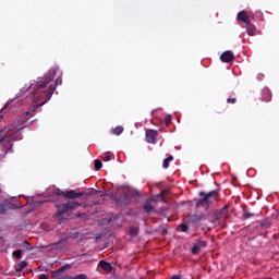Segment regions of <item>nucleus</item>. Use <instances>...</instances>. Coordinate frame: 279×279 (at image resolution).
Returning a JSON list of instances; mask_svg holds the SVG:
<instances>
[{
	"label": "nucleus",
	"mask_w": 279,
	"mask_h": 279,
	"mask_svg": "<svg viewBox=\"0 0 279 279\" xmlns=\"http://www.w3.org/2000/svg\"><path fill=\"white\" fill-rule=\"evenodd\" d=\"M204 220V215H197L194 214L192 216H190L189 222L190 223H199V221Z\"/></svg>",
	"instance_id": "11"
},
{
	"label": "nucleus",
	"mask_w": 279,
	"mask_h": 279,
	"mask_svg": "<svg viewBox=\"0 0 279 279\" xmlns=\"http://www.w3.org/2000/svg\"><path fill=\"white\" fill-rule=\"evenodd\" d=\"M102 160L104 162H110V160H112L113 156L111 154H105L102 155Z\"/></svg>",
	"instance_id": "21"
},
{
	"label": "nucleus",
	"mask_w": 279,
	"mask_h": 279,
	"mask_svg": "<svg viewBox=\"0 0 279 279\" xmlns=\"http://www.w3.org/2000/svg\"><path fill=\"white\" fill-rule=\"evenodd\" d=\"M171 279H183V278H182V276L177 275V276H173Z\"/></svg>",
	"instance_id": "35"
},
{
	"label": "nucleus",
	"mask_w": 279,
	"mask_h": 279,
	"mask_svg": "<svg viewBox=\"0 0 279 279\" xmlns=\"http://www.w3.org/2000/svg\"><path fill=\"white\" fill-rule=\"evenodd\" d=\"M238 21H241L242 23H245V25H252V17L250 16V13L246 11H240L238 13Z\"/></svg>",
	"instance_id": "5"
},
{
	"label": "nucleus",
	"mask_w": 279,
	"mask_h": 279,
	"mask_svg": "<svg viewBox=\"0 0 279 279\" xmlns=\"http://www.w3.org/2000/svg\"><path fill=\"white\" fill-rule=\"evenodd\" d=\"M83 195H84L83 192H77L75 190H70L63 193V197H65V199H77L80 197H83Z\"/></svg>",
	"instance_id": "7"
},
{
	"label": "nucleus",
	"mask_w": 279,
	"mask_h": 279,
	"mask_svg": "<svg viewBox=\"0 0 279 279\" xmlns=\"http://www.w3.org/2000/svg\"><path fill=\"white\" fill-rule=\"evenodd\" d=\"M156 138H158V131L148 129L146 130V141L154 145L156 143Z\"/></svg>",
	"instance_id": "6"
},
{
	"label": "nucleus",
	"mask_w": 279,
	"mask_h": 279,
	"mask_svg": "<svg viewBox=\"0 0 279 279\" xmlns=\"http://www.w3.org/2000/svg\"><path fill=\"white\" fill-rule=\"evenodd\" d=\"M77 206H82L78 202H71L69 201L68 203H63L60 205H57V213L54 217L59 219V221H62L64 219L63 215H69V213H73L74 208H77Z\"/></svg>",
	"instance_id": "2"
},
{
	"label": "nucleus",
	"mask_w": 279,
	"mask_h": 279,
	"mask_svg": "<svg viewBox=\"0 0 279 279\" xmlns=\"http://www.w3.org/2000/svg\"><path fill=\"white\" fill-rule=\"evenodd\" d=\"M217 191H211L209 193L199 192V201L196 203V208H205L208 210L214 201L217 199Z\"/></svg>",
	"instance_id": "3"
},
{
	"label": "nucleus",
	"mask_w": 279,
	"mask_h": 279,
	"mask_svg": "<svg viewBox=\"0 0 279 279\" xmlns=\"http://www.w3.org/2000/svg\"><path fill=\"white\" fill-rule=\"evenodd\" d=\"M227 104H236V98H228Z\"/></svg>",
	"instance_id": "28"
},
{
	"label": "nucleus",
	"mask_w": 279,
	"mask_h": 279,
	"mask_svg": "<svg viewBox=\"0 0 279 279\" xmlns=\"http://www.w3.org/2000/svg\"><path fill=\"white\" fill-rule=\"evenodd\" d=\"M27 267V262L22 260L20 264L15 266V271H23Z\"/></svg>",
	"instance_id": "15"
},
{
	"label": "nucleus",
	"mask_w": 279,
	"mask_h": 279,
	"mask_svg": "<svg viewBox=\"0 0 279 279\" xmlns=\"http://www.w3.org/2000/svg\"><path fill=\"white\" fill-rule=\"evenodd\" d=\"M112 134L116 136H121V134H123V126H116L112 131Z\"/></svg>",
	"instance_id": "16"
},
{
	"label": "nucleus",
	"mask_w": 279,
	"mask_h": 279,
	"mask_svg": "<svg viewBox=\"0 0 279 279\" xmlns=\"http://www.w3.org/2000/svg\"><path fill=\"white\" fill-rule=\"evenodd\" d=\"M88 278V276H86V274H81V275H76V276H66L65 279H86Z\"/></svg>",
	"instance_id": "17"
},
{
	"label": "nucleus",
	"mask_w": 279,
	"mask_h": 279,
	"mask_svg": "<svg viewBox=\"0 0 279 279\" xmlns=\"http://www.w3.org/2000/svg\"><path fill=\"white\" fill-rule=\"evenodd\" d=\"M220 215H221L222 219H228V206L223 207L220 210Z\"/></svg>",
	"instance_id": "20"
},
{
	"label": "nucleus",
	"mask_w": 279,
	"mask_h": 279,
	"mask_svg": "<svg viewBox=\"0 0 279 279\" xmlns=\"http://www.w3.org/2000/svg\"><path fill=\"white\" fill-rule=\"evenodd\" d=\"M171 123V116L166 117V125H169Z\"/></svg>",
	"instance_id": "32"
},
{
	"label": "nucleus",
	"mask_w": 279,
	"mask_h": 279,
	"mask_svg": "<svg viewBox=\"0 0 279 279\" xmlns=\"http://www.w3.org/2000/svg\"><path fill=\"white\" fill-rule=\"evenodd\" d=\"M271 99V89L264 88L262 92V101H269Z\"/></svg>",
	"instance_id": "10"
},
{
	"label": "nucleus",
	"mask_w": 279,
	"mask_h": 279,
	"mask_svg": "<svg viewBox=\"0 0 279 279\" xmlns=\"http://www.w3.org/2000/svg\"><path fill=\"white\" fill-rule=\"evenodd\" d=\"M254 216H255L254 213H250V211L243 213V219H251V217H254Z\"/></svg>",
	"instance_id": "24"
},
{
	"label": "nucleus",
	"mask_w": 279,
	"mask_h": 279,
	"mask_svg": "<svg viewBox=\"0 0 279 279\" xmlns=\"http://www.w3.org/2000/svg\"><path fill=\"white\" fill-rule=\"evenodd\" d=\"M38 279H49V274H43L38 277Z\"/></svg>",
	"instance_id": "31"
},
{
	"label": "nucleus",
	"mask_w": 279,
	"mask_h": 279,
	"mask_svg": "<svg viewBox=\"0 0 279 279\" xmlns=\"http://www.w3.org/2000/svg\"><path fill=\"white\" fill-rule=\"evenodd\" d=\"M246 32H247L248 36H255L256 27L251 23V25H247Z\"/></svg>",
	"instance_id": "13"
},
{
	"label": "nucleus",
	"mask_w": 279,
	"mask_h": 279,
	"mask_svg": "<svg viewBox=\"0 0 279 279\" xmlns=\"http://www.w3.org/2000/svg\"><path fill=\"white\" fill-rule=\"evenodd\" d=\"M165 195H169V190H163V191L161 192V196L165 197Z\"/></svg>",
	"instance_id": "33"
},
{
	"label": "nucleus",
	"mask_w": 279,
	"mask_h": 279,
	"mask_svg": "<svg viewBox=\"0 0 279 279\" xmlns=\"http://www.w3.org/2000/svg\"><path fill=\"white\" fill-rule=\"evenodd\" d=\"M60 85H62V77H58L56 80V86H60Z\"/></svg>",
	"instance_id": "30"
},
{
	"label": "nucleus",
	"mask_w": 279,
	"mask_h": 279,
	"mask_svg": "<svg viewBox=\"0 0 279 279\" xmlns=\"http://www.w3.org/2000/svg\"><path fill=\"white\" fill-rule=\"evenodd\" d=\"M144 210H145V213H151V211H154V205H151V202L147 201V202L144 204Z\"/></svg>",
	"instance_id": "14"
},
{
	"label": "nucleus",
	"mask_w": 279,
	"mask_h": 279,
	"mask_svg": "<svg viewBox=\"0 0 279 279\" xmlns=\"http://www.w3.org/2000/svg\"><path fill=\"white\" fill-rule=\"evenodd\" d=\"M13 256H15V258L20 259L21 256H23V251H21V250L14 251Z\"/></svg>",
	"instance_id": "25"
},
{
	"label": "nucleus",
	"mask_w": 279,
	"mask_h": 279,
	"mask_svg": "<svg viewBox=\"0 0 279 279\" xmlns=\"http://www.w3.org/2000/svg\"><path fill=\"white\" fill-rule=\"evenodd\" d=\"M208 243L206 241H197L192 248V254H199L202 248L206 247Z\"/></svg>",
	"instance_id": "8"
},
{
	"label": "nucleus",
	"mask_w": 279,
	"mask_h": 279,
	"mask_svg": "<svg viewBox=\"0 0 279 279\" xmlns=\"http://www.w3.org/2000/svg\"><path fill=\"white\" fill-rule=\"evenodd\" d=\"M130 234H131V236H136V234H138V228L137 227H131L130 228Z\"/></svg>",
	"instance_id": "23"
},
{
	"label": "nucleus",
	"mask_w": 279,
	"mask_h": 279,
	"mask_svg": "<svg viewBox=\"0 0 279 279\" xmlns=\"http://www.w3.org/2000/svg\"><path fill=\"white\" fill-rule=\"evenodd\" d=\"M71 266L70 265H63L60 269L56 270L54 274L56 276H59V274H62L64 271H66V269H70Z\"/></svg>",
	"instance_id": "19"
},
{
	"label": "nucleus",
	"mask_w": 279,
	"mask_h": 279,
	"mask_svg": "<svg viewBox=\"0 0 279 279\" xmlns=\"http://www.w3.org/2000/svg\"><path fill=\"white\" fill-rule=\"evenodd\" d=\"M101 167H104V163H101V160L96 159L95 160V169H96V171H99L101 169Z\"/></svg>",
	"instance_id": "22"
},
{
	"label": "nucleus",
	"mask_w": 279,
	"mask_h": 279,
	"mask_svg": "<svg viewBox=\"0 0 279 279\" xmlns=\"http://www.w3.org/2000/svg\"><path fill=\"white\" fill-rule=\"evenodd\" d=\"M99 267H101L104 271H108V274L112 271V265L108 262H105V260L99 262Z\"/></svg>",
	"instance_id": "12"
},
{
	"label": "nucleus",
	"mask_w": 279,
	"mask_h": 279,
	"mask_svg": "<svg viewBox=\"0 0 279 279\" xmlns=\"http://www.w3.org/2000/svg\"><path fill=\"white\" fill-rule=\"evenodd\" d=\"M64 193H66V192H62V190H60V189L54 190V195H64Z\"/></svg>",
	"instance_id": "27"
},
{
	"label": "nucleus",
	"mask_w": 279,
	"mask_h": 279,
	"mask_svg": "<svg viewBox=\"0 0 279 279\" xmlns=\"http://www.w3.org/2000/svg\"><path fill=\"white\" fill-rule=\"evenodd\" d=\"M24 247L29 251V250H32V244H29L27 241H25Z\"/></svg>",
	"instance_id": "29"
},
{
	"label": "nucleus",
	"mask_w": 279,
	"mask_h": 279,
	"mask_svg": "<svg viewBox=\"0 0 279 279\" xmlns=\"http://www.w3.org/2000/svg\"><path fill=\"white\" fill-rule=\"evenodd\" d=\"M14 133H11L10 136L7 135V138H9L10 143H11V149L13 147V143L14 141H23V134L21 133V130L23 129H12V131H14Z\"/></svg>",
	"instance_id": "4"
},
{
	"label": "nucleus",
	"mask_w": 279,
	"mask_h": 279,
	"mask_svg": "<svg viewBox=\"0 0 279 279\" xmlns=\"http://www.w3.org/2000/svg\"><path fill=\"white\" fill-rule=\"evenodd\" d=\"M76 217H82V214H77Z\"/></svg>",
	"instance_id": "36"
},
{
	"label": "nucleus",
	"mask_w": 279,
	"mask_h": 279,
	"mask_svg": "<svg viewBox=\"0 0 279 279\" xmlns=\"http://www.w3.org/2000/svg\"><path fill=\"white\" fill-rule=\"evenodd\" d=\"M181 232H189V226L186 225H180Z\"/></svg>",
	"instance_id": "26"
},
{
	"label": "nucleus",
	"mask_w": 279,
	"mask_h": 279,
	"mask_svg": "<svg viewBox=\"0 0 279 279\" xmlns=\"http://www.w3.org/2000/svg\"><path fill=\"white\" fill-rule=\"evenodd\" d=\"M58 71V68L50 69L44 76L37 77L36 81L25 84L15 95V98L5 102V108H10V106H12L16 99H20V97H23V95H25L28 90H32L33 106L17 117L15 121L0 131V147L3 148L5 154L12 149V142H10L8 134H10L12 130H23L24 126L22 125H25V123L29 121V118L34 117L36 110H38L40 106H45V104L51 99L53 92L56 90V85H51V82H53Z\"/></svg>",
	"instance_id": "1"
},
{
	"label": "nucleus",
	"mask_w": 279,
	"mask_h": 279,
	"mask_svg": "<svg viewBox=\"0 0 279 279\" xmlns=\"http://www.w3.org/2000/svg\"><path fill=\"white\" fill-rule=\"evenodd\" d=\"M169 162H173V156H169L163 160V169H169Z\"/></svg>",
	"instance_id": "18"
},
{
	"label": "nucleus",
	"mask_w": 279,
	"mask_h": 279,
	"mask_svg": "<svg viewBox=\"0 0 279 279\" xmlns=\"http://www.w3.org/2000/svg\"><path fill=\"white\" fill-rule=\"evenodd\" d=\"M221 62H232L234 60V53L232 51L227 50L220 57Z\"/></svg>",
	"instance_id": "9"
},
{
	"label": "nucleus",
	"mask_w": 279,
	"mask_h": 279,
	"mask_svg": "<svg viewBox=\"0 0 279 279\" xmlns=\"http://www.w3.org/2000/svg\"><path fill=\"white\" fill-rule=\"evenodd\" d=\"M0 213L3 215L5 213V208L3 207L2 204H0Z\"/></svg>",
	"instance_id": "34"
}]
</instances>
